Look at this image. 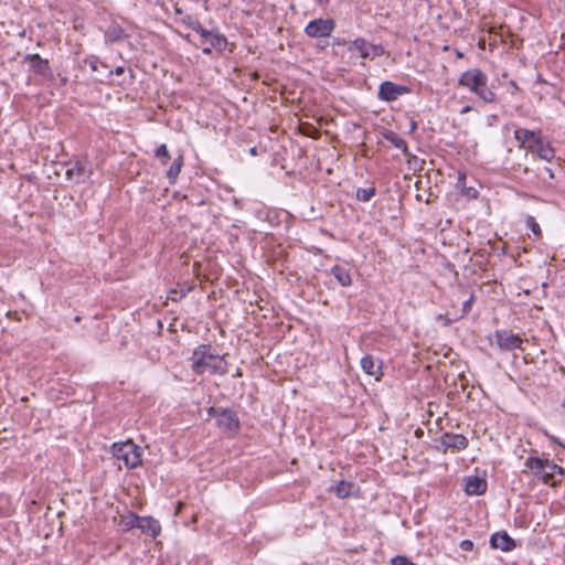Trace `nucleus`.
I'll return each mask as SVG.
<instances>
[{
  "instance_id": "obj_3",
  "label": "nucleus",
  "mask_w": 565,
  "mask_h": 565,
  "mask_svg": "<svg viewBox=\"0 0 565 565\" xmlns=\"http://www.w3.org/2000/svg\"><path fill=\"white\" fill-rule=\"evenodd\" d=\"M458 83L486 103L495 100V94L488 87V76L479 68H470L463 72Z\"/></svg>"
},
{
  "instance_id": "obj_42",
  "label": "nucleus",
  "mask_w": 565,
  "mask_h": 565,
  "mask_svg": "<svg viewBox=\"0 0 565 565\" xmlns=\"http://www.w3.org/2000/svg\"><path fill=\"white\" fill-rule=\"evenodd\" d=\"M545 170L548 172V174H550V177H551V178H553V177H554V174H553V172H552V170H551L550 168H546Z\"/></svg>"
},
{
  "instance_id": "obj_6",
  "label": "nucleus",
  "mask_w": 565,
  "mask_h": 565,
  "mask_svg": "<svg viewBox=\"0 0 565 565\" xmlns=\"http://www.w3.org/2000/svg\"><path fill=\"white\" fill-rule=\"evenodd\" d=\"M210 415L214 416L217 426L227 433H236L239 428L237 414L232 408H210Z\"/></svg>"
},
{
  "instance_id": "obj_30",
  "label": "nucleus",
  "mask_w": 565,
  "mask_h": 565,
  "mask_svg": "<svg viewBox=\"0 0 565 565\" xmlns=\"http://www.w3.org/2000/svg\"><path fill=\"white\" fill-rule=\"evenodd\" d=\"M526 225L527 227L531 228V231L533 232V234L535 236H540L541 235V227L539 225V223L535 221L534 216H527L526 218Z\"/></svg>"
},
{
  "instance_id": "obj_9",
  "label": "nucleus",
  "mask_w": 565,
  "mask_h": 565,
  "mask_svg": "<svg viewBox=\"0 0 565 565\" xmlns=\"http://www.w3.org/2000/svg\"><path fill=\"white\" fill-rule=\"evenodd\" d=\"M409 92L411 89L407 86L385 81L379 87L377 97L384 102H394L399 96L409 94Z\"/></svg>"
},
{
  "instance_id": "obj_23",
  "label": "nucleus",
  "mask_w": 565,
  "mask_h": 565,
  "mask_svg": "<svg viewBox=\"0 0 565 565\" xmlns=\"http://www.w3.org/2000/svg\"><path fill=\"white\" fill-rule=\"evenodd\" d=\"M182 166H183V157L179 156L177 159H174V161L172 162V164L170 166V168L167 171V177L171 183H173L175 181V179L178 178V175L180 174Z\"/></svg>"
},
{
  "instance_id": "obj_24",
  "label": "nucleus",
  "mask_w": 565,
  "mask_h": 565,
  "mask_svg": "<svg viewBox=\"0 0 565 565\" xmlns=\"http://www.w3.org/2000/svg\"><path fill=\"white\" fill-rule=\"evenodd\" d=\"M458 186L462 188L463 194L469 199H477L478 198V190L472 186H466V174L459 173L458 180H457Z\"/></svg>"
},
{
  "instance_id": "obj_32",
  "label": "nucleus",
  "mask_w": 565,
  "mask_h": 565,
  "mask_svg": "<svg viewBox=\"0 0 565 565\" xmlns=\"http://www.w3.org/2000/svg\"><path fill=\"white\" fill-rule=\"evenodd\" d=\"M460 548L463 551H471L473 548V543L470 540H463L460 542Z\"/></svg>"
},
{
  "instance_id": "obj_41",
  "label": "nucleus",
  "mask_w": 565,
  "mask_h": 565,
  "mask_svg": "<svg viewBox=\"0 0 565 565\" xmlns=\"http://www.w3.org/2000/svg\"><path fill=\"white\" fill-rule=\"evenodd\" d=\"M416 128H417V124H416V121H412V122H411V131L416 130Z\"/></svg>"
},
{
  "instance_id": "obj_7",
  "label": "nucleus",
  "mask_w": 565,
  "mask_h": 565,
  "mask_svg": "<svg viewBox=\"0 0 565 565\" xmlns=\"http://www.w3.org/2000/svg\"><path fill=\"white\" fill-rule=\"evenodd\" d=\"M350 52H359L362 58H375L384 55L385 51L381 44H373L364 38H358L348 45Z\"/></svg>"
},
{
  "instance_id": "obj_5",
  "label": "nucleus",
  "mask_w": 565,
  "mask_h": 565,
  "mask_svg": "<svg viewBox=\"0 0 565 565\" xmlns=\"http://www.w3.org/2000/svg\"><path fill=\"white\" fill-rule=\"evenodd\" d=\"M196 33L201 39L202 52L206 55H210L213 49L222 52L227 45L226 38L217 29L206 30L201 26V30L199 29Z\"/></svg>"
},
{
  "instance_id": "obj_21",
  "label": "nucleus",
  "mask_w": 565,
  "mask_h": 565,
  "mask_svg": "<svg viewBox=\"0 0 565 565\" xmlns=\"http://www.w3.org/2000/svg\"><path fill=\"white\" fill-rule=\"evenodd\" d=\"M68 180H73L77 183L84 181L86 175L85 166L81 162H76L75 166L66 171Z\"/></svg>"
},
{
  "instance_id": "obj_36",
  "label": "nucleus",
  "mask_w": 565,
  "mask_h": 565,
  "mask_svg": "<svg viewBox=\"0 0 565 565\" xmlns=\"http://www.w3.org/2000/svg\"><path fill=\"white\" fill-rule=\"evenodd\" d=\"M125 73L124 66H117L114 71L109 72V75L116 74V75H122Z\"/></svg>"
},
{
  "instance_id": "obj_4",
  "label": "nucleus",
  "mask_w": 565,
  "mask_h": 565,
  "mask_svg": "<svg viewBox=\"0 0 565 565\" xmlns=\"http://www.w3.org/2000/svg\"><path fill=\"white\" fill-rule=\"evenodd\" d=\"M111 454L122 461L128 469L137 468L142 462V449L131 440L115 443L111 446Z\"/></svg>"
},
{
  "instance_id": "obj_15",
  "label": "nucleus",
  "mask_w": 565,
  "mask_h": 565,
  "mask_svg": "<svg viewBox=\"0 0 565 565\" xmlns=\"http://www.w3.org/2000/svg\"><path fill=\"white\" fill-rule=\"evenodd\" d=\"M490 545L493 548L510 552L515 547V542L507 532H497L491 535Z\"/></svg>"
},
{
  "instance_id": "obj_22",
  "label": "nucleus",
  "mask_w": 565,
  "mask_h": 565,
  "mask_svg": "<svg viewBox=\"0 0 565 565\" xmlns=\"http://www.w3.org/2000/svg\"><path fill=\"white\" fill-rule=\"evenodd\" d=\"M385 139L390 141L395 148L399 149L405 156H408L407 142L401 138L397 134L390 131L385 134Z\"/></svg>"
},
{
  "instance_id": "obj_38",
  "label": "nucleus",
  "mask_w": 565,
  "mask_h": 565,
  "mask_svg": "<svg viewBox=\"0 0 565 565\" xmlns=\"http://www.w3.org/2000/svg\"><path fill=\"white\" fill-rule=\"evenodd\" d=\"M315 2L319 6V7H327L330 2V0H315Z\"/></svg>"
},
{
  "instance_id": "obj_17",
  "label": "nucleus",
  "mask_w": 565,
  "mask_h": 565,
  "mask_svg": "<svg viewBox=\"0 0 565 565\" xmlns=\"http://www.w3.org/2000/svg\"><path fill=\"white\" fill-rule=\"evenodd\" d=\"M361 367L367 374L375 376L376 380H380L382 375V364L375 360L374 356L367 354L361 359Z\"/></svg>"
},
{
  "instance_id": "obj_34",
  "label": "nucleus",
  "mask_w": 565,
  "mask_h": 565,
  "mask_svg": "<svg viewBox=\"0 0 565 565\" xmlns=\"http://www.w3.org/2000/svg\"><path fill=\"white\" fill-rule=\"evenodd\" d=\"M183 297L182 294H179L177 290H171L169 292V299H171L172 301H178L179 299H181Z\"/></svg>"
},
{
  "instance_id": "obj_13",
  "label": "nucleus",
  "mask_w": 565,
  "mask_h": 565,
  "mask_svg": "<svg viewBox=\"0 0 565 565\" xmlns=\"http://www.w3.org/2000/svg\"><path fill=\"white\" fill-rule=\"evenodd\" d=\"M24 61L30 63V70L41 76L51 77L52 71L49 61L42 58L39 54H26Z\"/></svg>"
},
{
  "instance_id": "obj_20",
  "label": "nucleus",
  "mask_w": 565,
  "mask_h": 565,
  "mask_svg": "<svg viewBox=\"0 0 565 565\" xmlns=\"http://www.w3.org/2000/svg\"><path fill=\"white\" fill-rule=\"evenodd\" d=\"M127 38L125 30L118 24H111L105 32V40L108 43L124 41Z\"/></svg>"
},
{
  "instance_id": "obj_29",
  "label": "nucleus",
  "mask_w": 565,
  "mask_h": 565,
  "mask_svg": "<svg viewBox=\"0 0 565 565\" xmlns=\"http://www.w3.org/2000/svg\"><path fill=\"white\" fill-rule=\"evenodd\" d=\"M156 157L158 159L163 160L162 163L166 164L167 160L170 158L169 150L164 143L160 145L156 150Z\"/></svg>"
},
{
  "instance_id": "obj_16",
  "label": "nucleus",
  "mask_w": 565,
  "mask_h": 565,
  "mask_svg": "<svg viewBox=\"0 0 565 565\" xmlns=\"http://www.w3.org/2000/svg\"><path fill=\"white\" fill-rule=\"evenodd\" d=\"M138 529L152 537H156L161 532V525L159 521L151 516H140Z\"/></svg>"
},
{
  "instance_id": "obj_1",
  "label": "nucleus",
  "mask_w": 565,
  "mask_h": 565,
  "mask_svg": "<svg viewBox=\"0 0 565 565\" xmlns=\"http://www.w3.org/2000/svg\"><path fill=\"white\" fill-rule=\"evenodd\" d=\"M191 367L196 375L206 372L224 375L227 372V362L223 355L213 352L210 344H201L194 349L191 356Z\"/></svg>"
},
{
  "instance_id": "obj_40",
  "label": "nucleus",
  "mask_w": 565,
  "mask_h": 565,
  "mask_svg": "<svg viewBox=\"0 0 565 565\" xmlns=\"http://www.w3.org/2000/svg\"><path fill=\"white\" fill-rule=\"evenodd\" d=\"M471 110V107L470 106H465L461 110V114H466V113H469Z\"/></svg>"
},
{
  "instance_id": "obj_37",
  "label": "nucleus",
  "mask_w": 565,
  "mask_h": 565,
  "mask_svg": "<svg viewBox=\"0 0 565 565\" xmlns=\"http://www.w3.org/2000/svg\"><path fill=\"white\" fill-rule=\"evenodd\" d=\"M89 66L93 72H96L98 70V61L97 60L90 61Z\"/></svg>"
},
{
  "instance_id": "obj_28",
  "label": "nucleus",
  "mask_w": 565,
  "mask_h": 565,
  "mask_svg": "<svg viewBox=\"0 0 565 565\" xmlns=\"http://www.w3.org/2000/svg\"><path fill=\"white\" fill-rule=\"evenodd\" d=\"M350 483L341 481L335 487V493L339 498H347L350 494Z\"/></svg>"
},
{
  "instance_id": "obj_33",
  "label": "nucleus",
  "mask_w": 565,
  "mask_h": 565,
  "mask_svg": "<svg viewBox=\"0 0 565 565\" xmlns=\"http://www.w3.org/2000/svg\"><path fill=\"white\" fill-rule=\"evenodd\" d=\"M472 301H473V296L472 295L467 300L463 301L462 310H463L465 313H468L470 311Z\"/></svg>"
},
{
  "instance_id": "obj_10",
  "label": "nucleus",
  "mask_w": 565,
  "mask_h": 565,
  "mask_svg": "<svg viewBox=\"0 0 565 565\" xmlns=\"http://www.w3.org/2000/svg\"><path fill=\"white\" fill-rule=\"evenodd\" d=\"M497 345L500 350L512 351L515 349L522 350L523 339L512 333L509 330H497L494 333Z\"/></svg>"
},
{
  "instance_id": "obj_27",
  "label": "nucleus",
  "mask_w": 565,
  "mask_h": 565,
  "mask_svg": "<svg viewBox=\"0 0 565 565\" xmlns=\"http://www.w3.org/2000/svg\"><path fill=\"white\" fill-rule=\"evenodd\" d=\"M375 195V189L371 188H360L356 191V199L362 202L370 201Z\"/></svg>"
},
{
  "instance_id": "obj_26",
  "label": "nucleus",
  "mask_w": 565,
  "mask_h": 565,
  "mask_svg": "<svg viewBox=\"0 0 565 565\" xmlns=\"http://www.w3.org/2000/svg\"><path fill=\"white\" fill-rule=\"evenodd\" d=\"M179 22L183 23L184 25L191 28L195 32L200 29L202 24L198 21V19L191 14H184L181 18L178 19Z\"/></svg>"
},
{
  "instance_id": "obj_39",
  "label": "nucleus",
  "mask_w": 565,
  "mask_h": 565,
  "mask_svg": "<svg viewBox=\"0 0 565 565\" xmlns=\"http://www.w3.org/2000/svg\"><path fill=\"white\" fill-rule=\"evenodd\" d=\"M562 414L565 416V398L561 403Z\"/></svg>"
},
{
  "instance_id": "obj_8",
  "label": "nucleus",
  "mask_w": 565,
  "mask_h": 565,
  "mask_svg": "<svg viewBox=\"0 0 565 565\" xmlns=\"http://www.w3.org/2000/svg\"><path fill=\"white\" fill-rule=\"evenodd\" d=\"M335 29V22L333 19L318 18L311 20L305 28L307 36L312 39L328 38Z\"/></svg>"
},
{
  "instance_id": "obj_19",
  "label": "nucleus",
  "mask_w": 565,
  "mask_h": 565,
  "mask_svg": "<svg viewBox=\"0 0 565 565\" xmlns=\"http://www.w3.org/2000/svg\"><path fill=\"white\" fill-rule=\"evenodd\" d=\"M331 274L337 279V281L343 286L348 287L352 284V277L350 270L343 266L335 265L331 268Z\"/></svg>"
},
{
  "instance_id": "obj_14",
  "label": "nucleus",
  "mask_w": 565,
  "mask_h": 565,
  "mask_svg": "<svg viewBox=\"0 0 565 565\" xmlns=\"http://www.w3.org/2000/svg\"><path fill=\"white\" fill-rule=\"evenodd\" d=\"M440 444L445 449L463 450L468 447V439L461 434L445 433Z\"/></svg>"
},
{
  "instance_id": "obj_31",
  "label": "nucleus",
  "mask_w": 565,
  "mask_h": 565,
  "mask_svg": "<svg viewBox=\"0 0 565 565\" xmlns=\"http://www.w3.org/2000/svg\"><path fill=\"white\" fill-rule=\"evenodd\" d=\"M411 561L404 555H397L391 559L392 565H408Z\"/></svg>"
},
{
  "instance_id": "obj_11",
  "label": "nucleus",
  "mask_w": 565,
  "mask_h": 565,
  "mask_svg": "<svg viewBox=\"0 0 565 565\" xmlns=\"http://www.w3.org/2000/svg\"><path fill=\"white\" fill-rule=\"evenodd\" d=\"M529 151L535 153L540 159L548 162L555 157V150L551 146L550 141L542 137L541 132L535 138L533 145H530Z\"/></svg>"
},
{
  "instance_id": "obj_35",
  "label": "nucleus",
  "mask_w": 565,
  "mask_h": 565,
  "mask_svg": "<svg viewBox=\"0 0 565 565\" xmlns=\"http://www.w3.org/2000/svg\"><path fill=\"white\" fill-rule=\"evenodd\" d=\"M173 11H174V14H175V17H177V20H178L179 18H181L182 15H184V14H185V13H184V11H183V9H182L178 3H175V4L173 6Z\"/></svg>"
},
{
  "instance_id": "obj_25",
  "label": "nucleus",
  "mask_w": 565,
  "mask_h": 565,
  "mask_svg": "<svg viewBox=\"0 0 565 565\" xmlns=\"http://www.w3.org/2000/svg\"><path fill=\"white\" fill-rule=\"evenodd\" d=\"M139 519L137 514L130 513L126 516H122L120 521V525L122 526L124 531H130L132 529H138Z\"/></svg>"
},
{
  "instance_id": "obj_2",
  "label": "nucleus",
  "mask_w": 565,
  "mask_h": 565,
  "mask_svg": "<svg viewBox=\"0 0 565 565\" xmlns=\"http://www.w3.org/2000/svg\"><path fill=\"white\" fill-rule=\"evenodd\" d=\"M527 472H531L543 483L554 487L558 482L555 479L556 475L563 476L564 469L548 458L537 456L536 450H532L525 459L524 469L522 470V473Z\"/></svg>"
},
{
  "instance_id": "obj_18",
  "label": "nucleus",
  "mask_w": 565,
  "mask_h": 565,
  "mask_svg": "<svg viewBox=\"0 0 565 565\" xmlns=\"http://www.w3.org/2000/svg\"><path fill=\"white\" fill-rule=\"evenodd\" d=\"M487 483L479 477L472 476L465 480V492L469 495H480L484 493Z\"/></svg>"
},
{
  "instance_id": "obj_12",
  "label": "nucleus",
  "mask_w": 565,
  "mask_h": 565,
  "mask_svg": "<svg viewBox=\"0 0 565 565\" xmlns=\"http://www.w3.org/2000/svg\"><path fill=\"white\" fill-rule=\"evenodd\" d=\"M511 127L514 128L513 135L514 139L518 141V147L527 151L530 150V145H533L535 138L541 132L540 130H529L525 128L515 127L514 125H511Z\"/></svg>"
}]
</instances>
